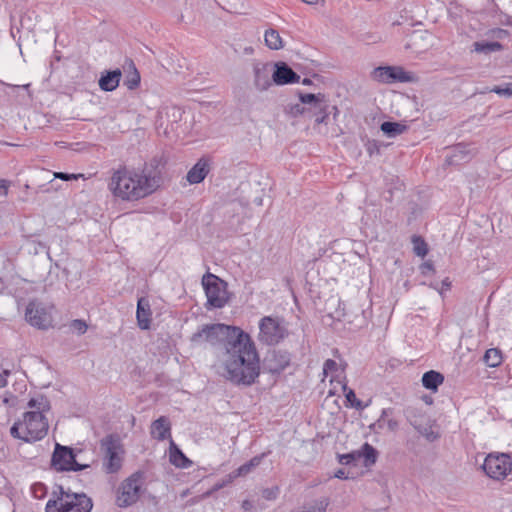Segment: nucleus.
<instances>
[{"label":"nucleus","mask_w":512,"mask_h":512,"mask_svg":"<svg viewBox=\"0 0 512 512\" xmlns=\"http://www.w3.org/2000/svg\"><path fill=\"white\" fill-rule=\"evenodd\" d=\"M241 508L243 509V511L249 512L254 508L253 502L246 499L242 502Z\"/></svg>","instance_id":"50"},{"label":"nucleus","mask_w":512,"mask_h":512,"mask_svg":"<svg viewBox=\"0 0 512 512\" xmlns=\"http://www.w3.org/2000/svg\"><path fill=\"white\" fill-rule=\"evenodd\" d=\"M252 70L255 89L259 92L268 90L274 83L272 80L271 64L254 60Z\"/></svg>","instance_id":"15"},{"label":"nucleus","mask_w":512,"mask_h":512,"mask_svg":"<svg viewBox=\"0 0 512 512\" xmlns=\"http://www.w3.org/2000/svg\"><path fill=\"white\" fill-rule=\"evenodd\" d=\"M54 499L46 503V512H90L92 500L84 493H73L59 486L53 492Z\"/></svg>","instance_id":"5"},{"label":"nucleus","mask_w":512,"mask_h":512,"mask_svg":"<svg viewBox=\"0 0 512 512\" xmlns=\"http://www.w3.org/2000/svg\"><path fill=\"white\" fill-rule=\"evenodd\" d=\"M299 100L302 104L319 107V111L315 112L313 115V117H315L316 124H322L326 122L329 116V104L326 96L323 93L312 94L299 92Z\"/></svg>","instance_id":"14"},{"label":"nucleus","mask_w":512,"mask_h":512,"mask_svg":"<svg viewBox=\"0 0 512 512\" xmlns=\"http://www.w3.org/2000/svg\"><path fill=\"white\" fill-rule=\"evenodd\" d=\"M491 92L504 97H512V82L506 83L504 85L494 86L491 89Z\"/></svg>","instance_id":"38"},{"label":"nucleus","mask_w":512,"mask_h":512,"mask_svg":"<svg viewBox=\"0 0 512 512\" xmlns=\"http://www.w3.org/2000/svg\"><path fill=\"white\" fill-rule=\"evenodd\" d=\"M28 407L32 411H40L42 414L50 409V403L46 397L40 396L38 398H32L28 402Z\"/></svg>","instance_id":"34"},{"label":"nucleus","mask_w":512,"mask_h":512,"mask_svg":"<svg viewBox=\"0 0 512 512\" xmlns=\"http://www.w3.org/2000/svg\"><path fill=\"white\" fill-rule=\"evenodd\" d=\"M358 453H360V461L363 460L365 467H371L377 461L378 451L367 442L361 446Z\"/></svg>","instance_id":"27"},{"label":"nucleus","mask_w":512,"mask_h":512,"mask_svg":"<svg viewBox=\"0 0 512 512\" xmlns=\"http://www.w3.org/2000/svg\"><path fill=\"white\" fill-rule=\"evenodd\" d=\"M236 478V475L232 471L231 473L227 474L221 481L215 484L214 490L217 491L224 488L225 486L231 484Z\"/></svg>","instance_id":"41"},{"label":"nucleus","mask_w":512,"mask_h":512,"mask_svg":"<svg viewBox=\"0 0 512 512\" xmlns=\"http://www.w3.org/2000/svg\"><path fill=\"white\" fill-rule=\"evenodd\" d=\"M243 52H244L245 54H247V55H251V54H253L254 49H253V47H251V46H247V47H245V48H244Z\"/></svg>","instance_id":"58"},{"label":"nucleus","mask_w":512,"mask_h":512,"mask_svg":"<svg viewBox=\"0 0 512 512\" xmlns=\"http://www.w3.org/2000/svg\"><path fill=\"white\" fill-rule=\"evenodd\" d=\"M434 426L435 421L429 418L421 425V427H418L416 430L428 441L433 442L440 437L439 433L434 430Z\"/></svg>","instance_id":"29"},{"label":"nucleus","mask_w":512,"mask_h":512,"mask_svg":"<svg viewBox=\"0 0 512 512\" xmlns=\"http://www.w3.org/2000/svg\"><path fill=\"white\" fill-rule=\"evenodd\" d=\"M334 476L338 479H348V476L343 469H339Z\"/></svg>","instance_id":"54"},{"label":"nucleus","mask_w":512,"mask_h":512,"mask_svg":"<svg viewBox=\"0 0 512 512\" xmlns=\"http://www.w3.org/2000/svg\"><path fill=\"white\" fill-rule=\"evenodd\" d=\"M286 112L292 117H297L299 115L305 114L307 112V108H305L302 103L301 104H293L289 105L286 108Z\"/></svg>","instance_id":"40"},{"label":"nucleus","mask_w":512,"mask_h":512,"mask_svg":"<svg viewBox=\"0 0 512 512\" xmlns=\"http://www.w3.org/2000/svg\"><path fill=\"white\" fill-rule=\"evenodd\" d=\"M226 380L235 385L250 386L260 375V359L250 335L236 339L226 351L220 354Z\"/></svg>","instance_id":"1"},{"label":"nucleus","mask_w":512,"mask_h":512,"mask_svg":"<svg viewBox=\"0 0 512 512\" xmlns=\"http://www.w3.org/2000/svg\"><path fill=\"white\" fill-rule=\"evenodd\" d=\"M413 251L417 256L424 257L428 253L426 242L420 237L414 235L412 237Z\"/></svg>","instance_id":"35"},{"label":"nucleus","mask_w":512,"mask_h":512,"mask_svg":"<svg viewBox=\"0 0 512 512\" xmlns=\"http://www.w3.org/2000/svg\"><path fill=\"white\" fill-rule=\"evenodd\" d=\"M328 504V499L322 498L314 501V503L307 510L302 512H325Z\"/></svg>","instance_id":"37"},{"label":"nucleus","mask_w":512,"mask_h":512,"mask_svg":"<svg viewBox=\"0 0 512 512\" xmlns=\"http://www.w3.org/2000/svg\"><path fill=\"white\" fill-rule=\"evenodd\" d=\"M343 391L345 392L346 400L352 405V402L357 399L355 392L352 389H348L346 384L343 385Z\"/></svg>","instance_id":"47"},{"label":"nucleus","mask_w":512,"mask_h":512,"mask_svg":"<svg viewBox=\"0 0 512 512\" xmlns=\"http://www.w3.org/2000/svg\"><path fill=\"white\" fill-rule=\"evenodd\" d=\"M486 475L492 479H504L512 471V460L505 453L489 454L482 465Z\"/></svg>","instance_id":"11"},{"label":"nucleus","mask_w":512,"mask_h":512,"mask_svg":"<svg viewBox=\"0 0 512 512\" xmlns=\"http://www.w3.org/2000/svg\"><path fill=\"white\" fill-rule=\"evenodd\" d=\"M80 176L81 175H79V174H69V173H64V172L55 173L56 178H59L64 181L77 180Z\"/></svg>","instance_id":"44"},{"label":"nucleus","mask_w":512,"mask_h":512,"mask_svg":"<svg viewBox=\"0 0 512 512\" xmlns=\"http://www.w3.org/2000/svg\"><path fill=\"white\" fill-rule=\"evenodd\" d=\"M474 51L478 53L489 54L492 52H497L503 49V46L499 42H485V41H477L473 44Z\"/></svg>","instance_id":"32"},{"label":"nucleus","mask_w":512,"mask_h":512,"mask_svg":"<svg viewBox=\"0 0 512 512\" xmlns=\"http://www.w3.org/2000/svg\"><path fill=\"white\" fill-rule=\"evenodd\" d=\"M288 336L283 320L277 317L264 316L259 321L258 341L268 346L279 344Z\"/></svg>","instance_id":"8"},{"label":"nucleus","mask_w":512,"mask_h":512,"mask_svg":"<svg viewBox=\"0 0 512 512\" xmlns=\"http://www.w3.org/2000/svg\"><path fill=\"white\" fill-rule=\"evenodd\" d=\"M202 286L207 297V307L223 308L228 300L227 283L207 272L202 277Z\"/></svg>","instance_id":"7"},{"label":"nucleus","mask_w":512,"mask_h":512,"mask_svg":"<svg viewBox=\"0 0 512 512\" xmlns=\"http://www.w3.org/2000/svg\"><path fill=\"white\" fill-rule=\"evenodd\" d=\"M373 78L381 83L408 82L410 76L402 67L381 66L373 71Z\"/></svg>","instance_id":"16"},{"label":"nucleus","mask_w":512,"mask_h":512,"mask_svg":"<svg viewBox=\"0 0 512 512\" xmlns=\"http://www.w3.org/2000/svg\"><path fill=\"white\" fill-rule=\"evenodd\" d=\"M420 271L423 275H427L428 273L430 272H433L434 271V267H433V264L431 262H424L423 264H421L420 266Z\"/></svg>","instance_id":"48"},{"label":"nucleus","mask_w":512,"mask_h":512,"mask_svg":"<svg viewBox=\"0 0 512 512\" xmlns=\"http://www.w3.org/2000/svg\"><path fill=\"white\" fill-rule=\"evenodd\" d=\"M473 157L472 150L469 145L457 144L454 146L450 153L446 156V163L448 165H461L470 161Z\"/></svg>","instance_id":"18"},{"label":"nucleus","mask_w":512,"mask_h":512,"mask_svg":"<svg viewBox=\"0 0 512 512\" xmlns=\"http://www.w3.org/2000/svg\"><path fill=\"white\" fill-rule=\"evenodd\" d=\"M6 384V379L4 375L0 373V387L4 386Z\"/></svg>","instance_id":"59"},{"label":"nucleus","mask_w":512,"mask_h":512,"mask_svg":"<svg viewBox=\"0 0 512 512\" xmlns=\"http://www.w3.org/2000/svg\"><path fill=\"white\" fill-rule=\"evenodd\" d=\"M444 376L435 370L427 371L422 376V385L431 391H437L438 387L443 383Z\"/></svg>","instance_id":"26"},{"label":"nucleus","mask_w":512,"mask_h":512,"mask_svg":"<svg viewBox=\"0 0 512 512\" xmlns=\"http://www.w3.org/2000/svg\"><path fill=\"white\" fill-rule=\"evenodd\" d=\"M451 287V282L449 280V278H445L443 281H442V289L440 291V294H442V291L443 290H449Z\"/></svg>","instance_id":"52"},{"label":"nucleus","mask_w":512,"mask_h":512,"mask_svg":"<svg viewBox=\"0 0 512 512\" xmlns=\"http://www.w3.org/2000/svg\"><path fill=\"white\" fill-rule=\"evenodd\" d=\"M491 34H492V37L498 38V39H503L510 35L508 30L501 29V28L491 30Z\"/></svg>","instance_id":"45"},{"label":"nucleus","mask_w":512,"mask_h":512,"mask_svg":"<svg viewBox=\"0 0 512 512\" xmlns=\"http://www.w3.org/2000/svg\"><path fill=\"white\" fill-rule=\"evenodd\" d=\"M339 463L342 465H357V463L360 461V453H358V450L352 451L350 453L346 454H340L338 455Z\"/></svg>","instance_id":"36"},{"label":"nucleus","mask_w":512,"mask_h":512,"mask_svg":"<svg viewBox=\"0 0 512 512\" xmlns=\"http://www.w3.org/2000/svg\"><path fill=\"white\" fill-rule=\"evenodd\" d=\"M338 369V364L333 359H327L323 364V373L327 375L330 372H335Z\"/></svg>","instance_id":"43"},{"label":"nucleus","mask_w":512,"mask_h":512,"mask_svg":"<svg viewBox=\"0 0 512 512\" xmlns=\"http://www.w3.org/2000/svg\"><path fill=\"white\" fill-rule=\"evenodd\" d=\"M483 360L489 367H498L502 362L501 350L497 348L488 349L484 354Z\"/></svg>","instance_id":"33"},{"label":"nucleus","mask_w":512,"mask_h":512,"mask_svg":"<svg viewBox=\"0 0 512 512\" xmlns=\"http://www.w3.org/2000/svg\"><path fill=\"white\" fill-rule=\"evenodd\" d=\"M121 76H122V73L119 69L106 71L105 73H103L101 75V77L99 79V82H98L99 87L103 91H107V92L113 91L118 87Z\"/></svg>","instance_id":"21"},{"label":"nucleus","mask_w":512,"mask_h":512,"mask_svg":"<svg viewBox=\"0 0 512 512\" xmlns=\"http://www.w3.org/2000/svg\"><path fill=\"white\" fill-rule=\"evenodd\" d=\"M49 424L40 411H28L23 419L16 421L10 428L12 437L28 443L43 439L48 433Z\"/></svg>","instance_id":"4"},{"label":"nucleus","mask_w":512,"mask_h":512,"mask_svg":"<svg viewBox=\"0 0 512 512\" xmlns=\"http://www.w3.org/2000/svg\"><path fill=\"white\" fill-rule=\"evenodd\" d=\"M81 450L76 451L69 446H63L56 443L52 458L51 465L56 471H81L90 467L89 464H81L76 460L77 453Z\"/></svg>","instance_id":"10"},{"label":"nucleus","mask_w":512,"mask_h":512,"mask_svg":"<svg viewBox=\"0 0 512 512\" xmlns=\"http://www.w3.org/2000/svg\"><path fill=\"white\" fill-rule=\"evenodd\" d=\"M144 473L136 471L125 479L118 488L116 504L125 508L136 503L140 497Z\"/></svg>","instance_id":"9"},{"label":"nucleus","mask_w":512,"mask_h":512,"mask_svg":"<svg viewBox=\"0 0 512 512\" xmlns=\"http://www.w3.org/2000/svg\"><path fill=\"white\" fill-rule=\"evenodd\" d=\"M2 402L7 406L14 407L17 404L18 399L12 394H7L3 397Z\"/></svg>","instance_id":"46"},{"label":"nucleus","mask_w":512,"mask_h":512,"mask_svg":"<svg viewBox=\"0 0 512 512\" xmlns=\"http://www.w3.org/2000/svg\"><path fill=\"white\" fill-rule=\"evenodd\" d=\"M381 131L388 137H395L406 130V126L392 121H385L380 126Z\"/></svg>","instance_id":"31"},{"label":"nucleus","mask_w":512,"mask_h":512,"mask_svg":"<svg viewBox=\"0 0 512 512\" xmlns=\"http://www.w3.org/2000/svg\"><path fill=\"white\" fill-rule=\"evenodd\" d=\"M351 406L358 410H363L368 406V404H364L362 401L356 399L354 402H352Z\"/></svg>","instance_id":"51"},{"label":"nucleus","mask_w":512,"mask_h":512,"mask_svg":"<svg viewBox=\"0 0 512 512\" xmlns=\"http://www.w3.org/2000/svg\"><path fill=\"white\" fill-rule=\"evenodd\" d=\"M264 40L266 45L272 50H279L283 47L282 38L279 32L275 29H268L265 31Z\"/></svg>","instance_id":"30"},{"label":"nucleus","mask_w":512,"mask_h":512,"mask_svg":"<svg viewBox=\"0 0 512 512\" xmlns=\"http://www.w3.org/2000/svg\"><path fill=\"white\" fill-rule=\"evenodd\" d=\"M407 421L415 428L421 427V425L427 421L430 417L423 412L421 408L415 406H408L404 410Z\"/></svg>","instance_id":"23"},{"label":"nucleus","mask_w":512,"mask_h":512,"mask_svg":"<svg viewBox=\"0 0 512 512\" xmlns=\"http://www.w3.org/2000/svg\"><path fill=\"white\" fill-rule=\"evenodd\" d=\"M243 331L237 326L226 325L222 323L208 324L201 330L194 333L191 341L196 345L207 343L213 347H218L221 353L230 348V345L236 342V339L243 337Z\"/></svg>","instance_id":"3"},{"label":"nucleus","mask_w":512,"mask_h":512,"mask_svg":"<svg viewBox=\"0 0 512 512\" xmlns=\"http://www.w3.org/2000/svg\"><path fill=\"white\" fill-rule=\"evenodd\" d=\"M274 84L282 86L287 84L298 83L300 75H298L286 62H276L272 73Z\"/></svg>","instance_id":"17"},{"label":"nucleus","mask_w":512,"mask_h":512,"mask_svg":"<svg viewBox=\"0 0 512 512\" xmlns=\"http://www.w3.org/2000/svg\"><path fill=\"white\" fill-rule=\"evenodd\" d=\"M136 318L140 329L147 330L150 328L151 309L149 301L146 298L142 297L138 300Z\"/></svg>","instance_id":"20"},{"label":"nucleus","mask_w":512,"mask_h":512,"mask_svg":"<svg viewBox=\"0 0 512 512\" xmlns=\"http://www.w3.org/2000/svg\"><path fill=\"white\" fill-rule=\"evenodd\" d=\"M291 361V355L284 350L269 351L263 360V370L271 374H280Z\"/></svg>","instance_id":"13"},{"label":"nucleus","mask_w":512,"mask_h":512,"mask_svg":"<svg viewBox=\"0 0 512 512\" xmlns=\"http://www.w3.org/2000/svg\"><path fill=\"white\" fill-rule=\"evenodd\" d=\"M279 494V488L277 486L271 488H265L262 490V496L266 500H275Z\"/></svg>","instance_id":"42"},{"label":"nucleus","mask_w":512,"mask_h":512,"mask_svg":"<svg viewBox=\"0 0 512 512\" xmlns=\"http://www.w3.org/2000/svg\"><path fill=\"white\" fill-rule=\"evenodd\" d=\"M172 117L174 118V122L177 121V118L181 117V110L178 108L171 109Z\"/></svg>","instance_id":"53"},{"label":"nucleus","mask_w":512,"mask_h":512,"mask_svg":"<svg viewBox=\"0 0 512 512\" xmlns=\"http://www.w3.org/2000/svg\"><path fill=\"white\" fill-rule=\"evenodd\" d=\"M170 445V462L179 468H189L192 465V461L185 456L172 440Z\"/></svg>","instance_id":"25"},{"label":"nucleus","mask_w":512,"mask_h":512,"mask_svg":"<svg viewBox=\"0 0 512 512\" xmlns=\"http://www.w3.org/2000/svg\"><path fill=\"white\" fill-rule=\"evenodd\" d=\"M9 182L5 179H0V194L6 195L8 193Z\"/></svg>","instance_id":"49"},{"label":"nucleus","mask_w":512,"mask_h":512,"mask_svg":"<svg viewBox=\"0 0 512 512\" xmlns=\"http://www.w3.org/2000/svg\"><path fill=\"white\" fill-rule=\"evenodd\" d=\"M5 286L3 278L0 277V290H2Z\"/></svg>","instance_id":"61"},{"label":"nucleus","mask_w":512,"mask_h":512,"mask_svg":"<svg viewBox=\"0 0 512 512\" xmlns=\"http://www.w3.org/2000/svg\"><path fill=\"white\" fill-rule=\"evenodd\" d=\"M100 449L103 453V469L108 474L117 473L122 468L124 449L116 434H109L101 439Z\"/></svg>","instance_id":"6"},{"label":"nucleus","mask_w":512,"mask_h":512,"mask_svg":"<svg viewBox=\"0 0 512 512\" xmlns=\"http://www.w3.org/2000/svg\"><path fill=\"white\" fill-rule=\"evenodd\" d=\"M302 84L310 85L311 84V80L309 78H304L303 81H302Z\"/></svg>","instance_id":"60"},{"label":"nucleus","mask_w":512,"mask_h":512,"mask_svg":"<svg viewBox=\"0 0 512 512\" xmlns=\"http://www.w3.org/2000/svg\"><path fill=\"white\" fill-rule=\"evenodd\" d=\"M209 171V161L207 159L201 158L188 171L186 179L190 184H199L206 178Z\"/></svg>","instance_id":"19"},{"label":"nucleus","mask_w":512,"mask_h":512,"mask_svg":"<svg viewBox=\"0 0 512 512\" xmlns=\"http://www.w3.org/2000/svg\"><path fill=\"white\" fill-rule=\"evenodd\" d=\"M170 430V422L164 416H161L158 419H156L151 425V435L154 439H157L159 441H163L168 437H171Z\"/></svg>","instance_id":"22"},{"label":"nucleus","mask_w":512,"mask_h":512,"mask_svg":"<svg viewBox=\"0 0 512 512\" xmlns=\"http://www.w3.org/2000/svg\"><path fill=\"white\" fill-rule=\"evenodd\" d=\"M386 413H387V411H386V410H383V411H382V415H381L380 419H379V420L374 424V426H376V425H377V426H379V427H382V424H381V423H382V421H384V420H383V418H384V416L386 415Z\"/></svg>","instance_id":"56"},{"label":"nucleus","mask_w":512,"mask_h":512,"mask_svg":"<svg viewBox=\"0 0 512 512\" xmlns=\"http://www.w3.org/2000/svg\"><path fill=\"white\" fill-rule=\"evenodd\" d=\"M159 183V174L152 167L145 166L141 171L124 167L113 173L108 187L115 197L134 201L152 194Z\"/></svg>","instance_id":"2"},{"label":"nucleus","mask_w":512,"mask_h":512,"mask_svg":"<svg viewBox=\"0 0 512 512\" xmlns=\"http://www.w3.org/2000/svg\"><path fill=\"white\" fill-rule=\"evenodd\" d=\"M309 106H310V108L307 109V112L312 113V116L314 115L315 112L319 111V107H315L314 105H309Z\"/></svg>","instance_id":"57"},{"label":"nucleus","mask_w":512,"mask_h":512,"mask_svg":"<svg viewBox=\"0 0 512 512\" xmlns=\"http://www.w3.org/2000/svg\"><path fill=\"white\" fill-rule=\"evenodd\" d=\"M387 425H388L389 430L394 431L397 428L398 423L396 420L389 419L387 421Z\"/></svg>","instance_id":"55"},{"label":"nucleus","mask_w":512,"mask_h":512,"mask_svg":"<svg viewBox=\"0 0 512 512\" xmlns=\"http://www.w3.org/2000/svg\"><path fill=\"white\" fill-rule=\"evenodd\" d=\"M87 324L84 320L75 319L70 323V329L76 332L78 335H82L87 331Z\"/></svg>","instance_id":"39"},{"label":"nucleus","mask_w":512,"mask_h":512,"mask_svg":"<svg viewBox=\"0 0 512 512\" xmlns=\"http://www.w3.org/2000/svg\"><path fill=\"white\" fill-rule=\"evenodd\" d=\"M27 322L39 329H48L52 324V316L48 308L37 300L30 301L26 307Z\"/></svg>","instance_id":"12"},{"label":"nucleus","mask_w":512,"mask_h":512,"mask_svg":"<svg viewBox=\"0 0 512 512\" xmlns=\"http://www.w3.org/2000/svg\"><path fill=\"white\" fill-rule=\"evenodd\" d=\"M263 457L264 454L254 456L248 462L244 463L239 468L234 470V474L236 475L237 478L248 475L253 469L260 465Z\"/></svg>","instance_id":"28"},{"label":"nucleus","mask_w":512,"mask_h":512,"mask_svg":"<svg viewBox=\"0 0 512 512\" xmlns=\"http://www.w3.org/2000/svg\"><path fill=\"white\" fill-rule=\"evenodd\" d=\"M124 69L126 71L125 85L129 90H134L140 85V74L131 59H126Z\"/></svg>","instance_id":"24"}]
</instances>
